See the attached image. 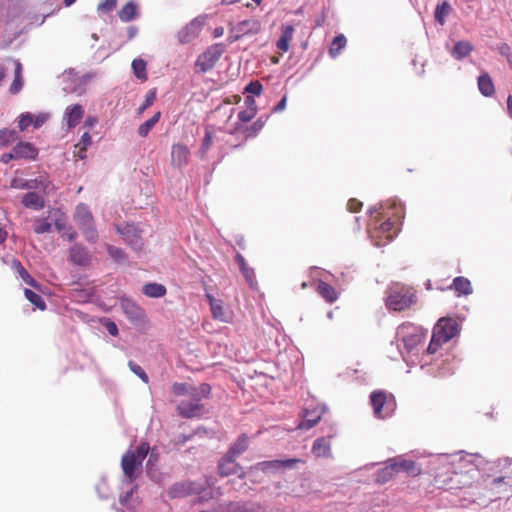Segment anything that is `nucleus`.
Segmentation results:
<instances>
[{
    "label": "nucleus",
    "mask_w": 512,
    "mask_h": 512,
    "mask_svg": "<svg viewBox=\"0 0 512 512\" xmlns=\"http://www.w3.org/2000/svg\"><path fill=\"white\" fill-rule=\"evenodd\" d=\"M67 226L70 225L66 223L65 217H63V214H61V217L55 220V227L57 231L60 233L64 231L67 228Z\"/></svg>",
    "instance_id": "nucleus-58"
},
{
    "label": "nucleus",
    "mask_w": 512,
    "mask_h": 512,
    "mask_svg": "<svg viewBox=\"0 0 512 512\" xmlns=\"http://www.w3.org/2000/svg\"><path fill=\"white\" fill-rule=\"evenodd\" d=\"M399 334L401 335V339L405 347L410 351L418 346L423 340L422 334L417 330V328L411 325L401 326Z\"/></svg>",
    "instance_id": "nucleus-15"
},
{
    "label": "nucleus",
    "mask_w": 512,
    "mask_h": 512,
    "mask_svg": "<svg viewBox=\"0 0 512 512\" xmlns=\"http://www.w3.org/2000/svg\"><path fill=\"white\" fill-rule=\"evenodd\" d=\"M286 101H287V98L286 96H284L279 102L278 104L273 108V111L274 112H281L285 109L286 107Z\"/></svg>",
    "instance_id": "nucleus-62"
},
{
    "label": "nucleus",
    "mask_w": 512,
    "mask_h": 512,
    "mask_svg": "<svg viewBox=\"0 0 512 512\" xmlns=\"http://www.w3.org/2000/svg\"><path fill=\"white\" fill-rule=\"evenodd\" d=\"M473 50V45L469 41H458L451 50V56L456 60H462Z\"/></svg>",
    "instance_id": "nucleus-28"
},
{
    "label": "nucleus",
    "mask_w": 512,
    "mask_h": 512,
    "mask_svg": "<svg viewBox=\"0 0 512 512\" xmlns=\"http://www.w3.org/2000/svg\"><path fill=\"white\" fill-rule=\"evenodd\" d=\"M372 218L368 224V234L375 246H384L397 235V222L403 217L401 204L387 201L369 209Z\"/></svg>",
    "instance_id": "nucleus-1"
},
{
    "label": "nucleus",
    "mask_w": 512,
    "mask_h": 512,
    "mask_svg": "<svg viewBox=\"0 0 512 512\" xmlns=\"http://www.w3.org/2000/svg\"><path fill=\"white\" fill-rule=\"evenodd\" d=\"M297 463H304V460L300 458H291L284 460H270L263 461L259 463L261 470L263 471H271V470H279L281 468H292Z\"/></svg>",
    "instance_id": "nucleus-21"
},
{
    "label": "nucleus",
    "mask_w": 512,
    "mask_h": 512,
    "mask_svg": "<svg viewBox=\"0 0 512 512\" xmlns=\"http://www.w3.org/2000/svg\"><path fill=\"white\" fill-rule=\"evenodd\" d=\"M7 235V231L2 226H0V244L6 240Z\"/></svg>",
    "instance_id": "nucleus-64"
},
{
    "label": "nucleus",
    "mask_w": 512,
    "mask_h": 512,
    "mask_svg": "<svg viewBox=\"0 0 512 512\" xmlns=\"http://www.w3.org/2000/svg\"><path fill=\"white\" fill-rule=\"evenodd\" d=\"M267 116L259 117L251 126L244 127L242 125H238L233 132H231V136H236L238 142L233 143L230 140H226V143H230V146L233 148L238 147L242 143H244L248 138L255 137L257 133L264 127Z\"/></svg>",
    "instance_id": "nucleus-7"
},
{
    "label": "nucleus",
    "mask_w": 512,
    "mask_h": 512,
    "mask_svg": "<svg viewBox=\"0 0 512 512\" xmlns=\"http://www.w3.org/2000/svg\"><path fill=\"white\" fill-rule=\"evenodd\" d=\"M171 389L176 396H186L188 398L190 396L209 395L211 391V387L206 383H202L196 387L188 383L175 382Z\"/></svg>",
    "instance_id": "nucleus-12"
},
{
    "label": "nucleus",
    "mask_w": 512,
    "mask_h": 512,
    "mask_svg": "<svg viewBox=\"0 0 512 512\" xmlns=\"http://www.w3.org/2000/svg\"><path fill=\"white\" fill-rule=\"evenodd\" d=\"M156 100V89H151L147 92L145 100L142 105L138 108V113H143L147 108H149L151 105H153L154 101Z\"/></svg>",
    "instance_id": "nucleus-47"
},
{
    "label": "nucleus",
    "mask_w": 512,
    "mask_h": 512,
    "mask_svg": "<svg viewBox=\"0 0 512 512\" xmlns=\"http://www.w3.org/2000/svg\"><path fill=\"white\" fill-rule=\"evenodd\" d=\"M121 307L127 318L133 323H141L146 318L144 309L128 299L121 301Z\"/></svg>",
    "instance_id": "nucleus-17"
},
{
    "label": "nucleus",
    "mask_w": 512,
    "mask_h": 512,
    "mask_svg": "<svg viewBox=\"0 0 512 512\" xmlns=\"http://www.w3.org/2000/svg\"><path fill=\"white\" fill-rule=\"evenodd\" d=\"M132 69L134 75L142 80H147L146 62L143 59H134L132 62Z\"/></svg>",
    "instance_id": "nucleus-40"
},
{
    "label": "nucleus",
    "mask_w": 512,
    "mask_h": 512,
    "mask_svg": "<svg viewBox=\"0 0 512 512\" xmlns=\"http://www.w3.org/2000/svg\"><path fill=\"white\" fill-rule=\"evenodd\" d=\"M51 223L45 218H37L34 221L33 230L37 234L47 233L51 230Z\"/></svg>",
    "instance_id": "nucleus-46"
},
{
    "label": "nucleus",
    "mask_w": 512,
    "mask_h": 512,
    "mask_svg": "<svg viewBox=\"0 0 512 512\" xmlns=\"http://www.w3.org/2000/svg\"><path fill=\"white\" fill-rule=\"evenodd\" d=\"M29 182H31L33 185H35V187H32L31 189L41 190L43 192V194H47L51 187L50 181L46 177H43V176H40L33 180H29Z\"/></svg>",
    "instance_id": "nucleus-44"
},
{
    "label": "nucleus",
    "mask_w": 512,
    "mask_h": 512,
    "mask_svg": "<svg viewBox=\"0 0 512 512\" xmlns=\"http://www.w3.org/2000/svg\"><path fill=\"white\" fill-rule=\"evenodd\" d=\"M138 486L134 485L130 491L126 492L124 495H121L119 501L122 506L127 508H134L138 504L137 498H134V494L137 491Z\"/></svg>",
    "instance_id": "nucleus-38"
},
{
    "label": "nucleus",
    "mask_w": 512,
    "mask_h": 512,
    "mask_svg": "<svg viewBox=\"0 0 512 512\" xmlns=\"http://www.w3.org/2000/svg\"><path fill=\"white\" fill-rule=\"evenodd\" d=\"M137 12L136 4L130 1L119 10L118 16L123 22H129L137 16Z\"/></svg>",
    "instance_id": "nucleus-35"
},
{
    "label": "nucleus",
    "mask_w": 512,
    "mask_h": 512,
    "mask_svg": "<svg viewBox=\"0 0 512 512\" xmlns=\"http://www.w3.org/2000/svg\"><path fill=\"white\" fill-rule=\"evenodd\" d=\"M256 114V107H251V108H248L246 110H242L238 113V119L242 122V123H246L248 121H250Z\"/></svg>",
    "instance_id": "nucleus-50"
},
{
    "label": "nucleus",
    "mask_w": 512,
    "mask_h": 512,
    "mask_svg": "<svg viewBox=\"0 0 512 512\" xmlns=\"http://www.w3.org/2000/svg\"><path fill=\"white\" fill-rule=\"evenodd\" d=\"M396 473L405 472L408 476L416 477L421 474V467L413 460L402 456L391 458Z\"/></svg>",
    "instance_id": "nucleus-16"
},
{
    "label": "nucleus",
    "mask_w": 512,
    "mask_h": 512,
    "mask_svg": "<svg viewBox=\"0 0 512 512\" xmlns=\"http://www.w3.org/2000/svg\"><path fill=\"white\" fill-rule=\"evenodd\" d=\"M385 293L387 309L395 312L408 310L418 301L416 289L402 282H392Z\"/></svg>",
    "instance_id": "nucleus-2"
},
{
    "label": "nucleus",
    "mask_w": 512,
    "mask_h": 512,
    "mask_svg": "<svg viewBox=\"0 0 512 512\" xmlns=\"http://www.w3.org/2000/svg\"><path fill=\"white\" fill-rule=\"evenodd\" d=\"M207 298H208L210 306H211V311H212L213 317L216 319H222V317L224 315L222 306L220 304H217L211 295L207 294Z\"/></svg>",
    "instance_id": "nucleus-49"
},
{
    "label": "nucleus",
    "mask_w": 512,
    "mask_h": 512,
    "mask_svg": "<svg viewBox=\"0 0 512 512\" xmlns=\"http://www.w3.org/2000/svg\"><path fill=\"white\" fill-rule=\"evenodd\" d=\"M128 366L130 370L136 374L143 382L148 383L149 378L146 372L142 369V367L138 364H136L133 361H129Z\"/></svg>",
    "instance_id": "nucleus-48"
},
{
    "label": "nucleus",
    "mask_w": 512,
    "mask_h": 512,
    "mask_svg": "<svg viewBox=\"0 0 512 512\" xmlns=\"http://www.w3.org/2000/svg\"><path fill=\"white\" fill-rule=\"evenodd\" d=\"M498 50H499V53L507 59L509 67L512 68V51H511V47L508 44L503 43V44H501L499 46Z\"/></svg>",
    "instance_id": "nucleus-53"
},
{
    "label": "nucleus",
    "mask_w": 512,
    "mask_h": 512,
    "mask_svg": "<svg viewBox=\"0 0 512 512\" xmlns=\"http://www.w3.org/2000/svg\"><path fill=\"white\" fill-rule=\"evenodd\" d=\"M396 475V470L394 469L391 459H389L386 465L376 472L375 481L378 484H384L392 480Z\"/></svg>",
    "instance_id": "nucleus-27"
},
{
    "label": "nucleus",
    "mask_w": 512,
    "mask_h": 512,
    "mask_svg": "<svg viewBox=\"0 0 512 512\" xmlns=\"http://www.w3.org/2000/svg\"><path fill=\"white\" fill-rule=\"evenodd\" d=\"M478 89L485 97H491L495 93L494 83L488 73H482L477 79Z\"/></svg>",
    "instance_id": "nucleus-26"
},
{
    "label": "nucleus",
    "mask_w": 512,
    "mask_h": 512,
    "mask_svg": "<svg viewBox=\"0 0 512 512\" xmlns=\"http://www.w3.org/2000/svg\"><path fill=\"white\" fill-rule=\"evenodd\" d=\"M13 152L16 157V160L19 159H28V160H34L36 159L38 155V150L35 148V146L29 142H18L13 147Z\"/></svg>",
    "instance_id": "nucleus-18"
},
{
    "label": "nucleus",
    "mask_w": 512,
    "mask_h": 512,
    "mask_svg": "<svg viewBox=\"0 0 512 512\" xmlns=\"http://www.w3.org/2000/svg\"><path fill=\"white\" fill-rule=\"evenodd\" d=\"M23 206L31 210H41L45 207V197L37 192H28L21 200Z\"/></svg>",
    "instance_id": "nucleus-22"
},
{
    "label": "nucleus",
    "mask_w": 512,
    "mask_h": 512,
    "mask_svg": "<svg viewBox=\"0 0 512 512\" xmlns=\"http://www.w3.org/2000/svg\"><path fill=\"white\" fill-rule=\"evenodd\" d=\"M15 70H14V80L10 86V93L17 94L23 87V78H22V64L19 60H14Z\"/></svg>",
    "instance_id": "nucleus-33"
},
{
    "label": "nucleus",
    "mask_w": 512,
    "mask_h": 512,
    "mask_svg": "<svg viewBox=\"0 0 512 512\" xmlns=\"http://www.w3.org/2000/svg\"><path fill=\"white\" fill-rule=\"evenodd\" d=\"M458 333V324L451 318H441L435 325L430 343L427 347L429 354H434L446 342Z\"/></svg>",
    "instance_id": "nucleus-4"
},
{
    "label": "nucleus",
    "mask_w": 512,
    "mask_h": 512,
    "mask_svg": "<svg viewBox=\"0 0 512 512\" xmlns=\"http://www.w3.org/2000/svg\"><path fill=\"white\" fill-rule=\"evenodd\" d=\"M166 288L164 285L159 283H148L142 288L144 295L150 298H160L166 294Z\"/></svg>",
    "instance_id": "nucleus-31"
},
{
    "label": "nucleus",
    "mask_w": 512,
    "mask_h": 512,
    "mask_svg": "<svg viewBox=\"0 0 512 512\" xmlns=\"http://www.w3.org/2000/svg\"><path fill=\"white\" fill-rule=\"evenodd\" d=\"M312 453L316 457L327 458L331 455L330 441L325 437L317 438L312 446Z\"/></svg>",
    "instance_id": "nucleus-25"
},
{
    "label": "nucleus",
    "mask_w": 512,
    "mask_h": 512,
    "mask_svg": "<svg viewBox=\"0 0 512 512\" xmlns=\"http://www.w3.org/2000/svg\"><path fill=\"white\" fill-rule=\"evenodd\" d=\"M207 396L208 395L190 396L188 399L182 400L177 407L179 414L185 418L199 416L203 411V405L200 402Z\"/></svg>",
    "instance_id": "nucleus-9"
},
{
    "label": "nucleus",
    "mask_w": 512,
    "mask_h": 512,
    "mask_svg": "<svg viewBox=\"0 0 512 512\" xmlns=\"http://www.w3.org/2000/svg\"><path fill=\"white\" fill-rule=\"evenodd\" d=\"M261 30V24L257 19H247L239 22L235 27L231 28L229 41L234 42L245 35H255Z\"/></svg>",
    "instance_id": "nucleus-8"
},
{
    "label": "nucleus",
    "mask_w": 512,
    "mask_h": 512,
    "mask_svg": "<svg viewBox=\"0 0 512 512\" xmlns=\"http://www.w3.org/2000/svg\"><path fill=\"white\" fill-rule=\"evenodd\" d=\"M449 289H453L457 293V296H467L473 292L471 282L462 276L454 278Z\"/></svg>",
    "instance_id": "nucleus-24"
},
{
    "label": "nucleus",
    "mask_w": 512,
    "mask_h": 512,
    "mask_svg": "<svg viewBox=\"0 0 512 512\" xmlns=\"http://www.w3.org/2000/svg\"><path fill=\"white\" fill-rule=\"evenodd\" d=\"M348 209L351 211V212H357L360 210L361 206H362V203L360 201H358L357 199H350L348 201Z\"/></svg>",
    "instance_id": "nucleus-59"
},
{
    "label": "nucleus",
    "mask_w": 512,
    "mask_h": 512,
    "mask_svg": "<svg viewBox=\"0 0 512 512\" xmlns=\"http://www.w3.org/2000/svg\"><path fill=\"white\" fill-rule=\"evenodd\" d=\"M84 116V109L80 104L70 105L64 112V119L69 129L76 127Z\"/></svg>",
    "instance_id": "nucleus-20"
},
{
    "label": "nucleus",
    "mask_w": 512,
    "mask_h": 512,
    "mask_svg": "<svg viewBox=\"0 0 512 512\" xmlns=\"http://www.w3.org/2000/svg\"><path fill=\"white\" fill-rule=\"evenodd\" d=\"M73 220L86 240L96 242L98 233L95 226V220L87 204L79 203L76 206L73 214Z\"/></svg>",
    "instance_id": "nucleus-5"
},
{
    "label": "nucleus",
    "mask_w": 512,
    "mask_h": 512,
    "mask_svg": "<svg viewBox=\"0 0 512 512\" xmlns=\"http://www.w3.org/2000/svg\"><path fill=\"white\" fill-rule=\"evenodd\" d=\"M317 292L328 303H333L338 299V293L336 289L326 282L319 281L317 285Z\"/></svg>",
    "instance_id": "nucleus-29"
},
{
    "label": "nucleus",
    "mask_w": 512,
    "mask_h": 512,
    "mask_svg": "<svg viewBox=\"0 0 512 512\" xmlns=\"http://www.w3.org/2000/svg\"><path fill=\"white\" fill-rule=\"evenodd\" d=\"M11 187L16 189H26L29 190L32 187H35L29 180L26 181H19L17 179H13L11 182Z\"/></svg>",
    "instance_id": "nucleus-56"
},
{
    "label": "nucleus",
    "mask_w": 512,
    "mask_h": 512,
    "mask_svg": "<svg viewBox=\"0 0 512 512\" xmlns=\"http://www.w3.org/2000/svg\"><path fill=\"white\" fill-rule=\"evenodd\" d=\"M31 124H33V115L30 113L22 114L18 121L19 129L23 131L27 129Z\"/></svg>",
    "instance_id": "nucleus-51"
},
{
    "label": "nucleus",
    "mask_w": 512,
    "mask_h": 512,
    "mask_svg": "<svg viewBox=\"0 0 512 512\" xmlns=\"http://www.w3.org/2000/svg\"><path fill=\"white\" fill-rule=\"evenodd\" d=\"M202 487L200 484L192 481H182L173 484L167 491L171 499L183 498L194 494H200Z\"/></svg>",
    "instance_id": "nucleus-10"
},
{
    "label": "nucleus",
    "mask_w": 512,
    "mask_h": 512,
    "mask_svg": "<svg viewBox=\"0 0 512 512\" xmlns=\"http://www.w3.org/2000/svg\"><path fill=\"white\" fill-rule=\"evenodd\" d=\"M60 234L63 238H66L69 241L75 240L77 236L75 229L71 225L67 226V228L64 231L60 232Z\"/></svg>",
    "instance_id": "nucleus-57"
},
{
    "label": "nucleus",
    "mask_w": 512,
    "mask_h": 512,
    "mask_svg": "<svg viewBox=\"0 0 512 512\" xmlns=\"http://www.w3.org/2000/svg\"><path fill=\"white\" fill-rule=\"evenodd\" d=\"M91 143H92V139H91L90 134L88 132H85L81 136L79 143L76 144V146H75L76 148L79 149V151H78L79 158L84 159L86 157V155H85L86 149L89 145H91Z\"/></svg>",
    "instance_id": "nucleus-43"
},
{
    "label": "nucleus",
    "mask_w": 512,
    "mask_h": 512,
    "mask_svg": "<svg viewBox=\"0 0 512 512\" xmlns=\"http://www.w3.org/2000/svg\"><path fill=\"white\" fill-rule=\"evenodd\" d=\"M189 149L184 144H174L171 149L172 164L179 167L186 165L189 159Z\"/></svg>",
    "instance_id": "nucleus-23"
},
{
    "label": "nucleus",
    "mask_w": 512,
    "mask_h": 512,
    "mask_svg": "<svg viewBox=\"0 0 512 512\" xmlns=\"http://www.w3.org/2000/svg\"><path fill=\"white\" fill-rule=\"evenodd\" d=\"M223 52L221 45H215L201 54L196 62V66L201 71H207L214 66V64L220 59Z\"/></svg>",
    "instance_id": "nucleus-13"
},
{
    "label": "nucleus",
    "mask_w": 512,
    "mask_h": 512,
    "mask_svg": "<svg viewBox=\"0 0 512 512\" xmlns=\"http://www.w3.org/2000/svg\"><path fill=\"white\" fill-rule=\"evenodd\" d=\"M161 117V112H156L150 119L146 120L142 123L138 128V134L141 137H147L149 132L153 129V127L159 122Z\"/></svg>",
    "instance_id": "nucleus-36"
},
{
    "label": "nucleus",
    "mask_w": 512,
    "mask_h": 512,
    "mask_svg": "<svg viewBox=\"0 0 512 512\" xmlns=\"http://www.w3.org/2000/svg\"><path fill=\"white\" fill-rule=\"evenodd\" d=\"M370 404L373 408L374 416L378 419L392 416L396 409L395 397L383 390H376L370 394Z\"/></svg>",
    "instance_id": "nucleus-6"
},
{
    "label": "nucleus",
    "mask_w": 512,
    "mask_h": 512,
    "mask_svg": "<svg viewBox=\"0 0 512 512\" xmlns=\"http://www.w3.org/2000/svg\"><path fill=\"white\" fill-rule=\"evenodd\" d=\"M237 260H238L239 268H240L241 272L243 273L245 280L247 281V283L249 284V286L251 288L255 289L257 287V281H256L254 269L247 265L245 258H237Z\"/></svg>",
    "instance_id": "nucleus-32"
},
{
    "label": "nucleus",
    "mask_w": 512,
    "mask_h": 512,
    "mask_svg": "<svg viewBox=\"0 0 512 512\" xmlns=\"http://www.w3.org/2000/svg\"><path fill=\"white\" fill-rule=\"evenodd\" d=\"M13 267L17 270V272L19 273L21 279L31 285V286H35V281L34 279L30 276V274L26 271V269L21 265V263L17 260H14L13 261Z\"/></svg>",
    "instance_id": "nucleus-45"
},
{
    "label": "nucleus",
    "mask_w": 512,
    "mask_h": 512,
    "mask_svg": "<svg viewBox=\"0 0 512 512\" xmlns=\"http://www.w3.org/2000/svg\"><path fill=\"white\" fill-rule=\"evenodd\" d=\"M150 446L142 442L135 450L126 451L121 458V468L129 482L135 481L142 472V463L149 452Z\"/></svg>",
    "instance_id": "nucleus-3"
},
{
    "label": "nucleus",
    "mask_w": 512,
    "mask_h": 512,
    "mask_svg": "<svg viewBox=\"0 0 512 512\" xmlns=\"http://www.w3.org/2000/svg\"><path fill=\"white\" fill-rule=\"evenodd\" d=\"M12 160H16V157L14 155V152L13 150L11 152H8V153H4L2 156H1V161L5 164L9 163L10 161Z\"/></svg>",
    "instance_id": "nucleus-61"
},
{
    "label": "nucleus",
    "mask_w": 512,
    "mask_h": 512,
    "mask_svg": "<svg viewBox=\"0 0 512 512\" xmlns=\"http://www.w3.org/2000/svg\"><path fill=\"white\" fill-rule=\"evenodd\" d=\"M206 22V16H199L189 22L178 33L181 43H189L199 36Z\"/></svg>",
    "instance_id": "nucleus-11"
},
{
    "label": "nucleus",
    "mask_w": 512,
    "mask_h": 512,
    "mask_svg": "<svg viewBox=\"0 0 512 512\" xmlns=\"http://www.w3.org/2000/svg\"><path fill=\"white\" fill-rule=\"evenodd\" d=\"M451 10H452V7H451V5L447 1H444V2H442L440 4H438L436 6V9H435V12H434L435 20L440 25H444L445 22H446V17L449 15Z\"/></svg>",
    "instance_id": "nucleus-37"
},
{
    "label": "nucleus",
    "mask_w": 512,
    "mask_h": 512,
    "mask_svg": "<svg viewBox=\"0 0 512 512\" xmlns=\"http://www.w3.org/2000/svg\"><path fill=\"white\" fill-rule=\"evenodd\" d=\"M507 111L510 118H512V96L509 95L507 98Z\"/></svg>",
    "instance_id": "nucleus-63"
},
{
    "label": "nucleus",
    "mask_w": 512,
    "mask_h": 512,
    "mask_svg": "<svg viewBox=\"0 0 512 512\" xmlns=\"http://www.w3.org/2000/svg\"><path fill=\"white\" fill-rule=\"evenodd\" d=\"M249 445V441L246 435L242 434L238 437L237 441L229 448V451L226 453V465L228 463H232L233 459L243 453ZM230 472H228V468L226 467V476H228Z\"/></svg>",
    "instance_id": "nucleus-19"
},
{
    "label": "nucleus",
    "mask_w": 512,
    "mask_h": 512,
    "mask_svg": "<svg viewBox=\"0 0 512 512\" xmlns=\"http://www.w3.org/2000/svg\"><path fill=\"white\" fill-rule=\"evenodd\" d=\"M347 40L346 37L342 34L337 35L329 48V54L331 57L335 58L339 55L340 51L346 46Z\"/></svg>",
    "instance_id": "nucleus-39"
},
{
    "label": "nucleus",
    "mask_w": 512,
    "mask_h": 512,
    "mask_svg": "<svg viewBox=\"0 0 512 512\" xmlns=\"http://www.w3.org/2000/svg\"><path fill=\"white\" fill-rule=\"evenodd\" d=\"M117 0H103L97 6L99 12H110L115 9Z\"/></svg>",
    "instance_id": "nucleus-52"
},
{
    "label": "nucleus",
    "mask_w": 512,
    "mask_h": 512,
    "mask_svg": "<svg viewBox=\"0 0 512 512\" xmlns=\"http://www.w3.org/2000/svg\"><path fill=\"white\" fill-rule=\"evenodd\" d=\"M105 327L107 329V331L109 332V334H111L112 336H117L118 335V328H117V325L108 320L106 323H105Z\"/></svg>",
    "instance_id": "nucleus-60"
},
{
    "label": "nucleus",
    "mask_w": 512,
    "mask_h": 512,
    "mask_svg": "<svg viewBox=\"0 0 512 512\" xmlns=\"http://www.w3.org/2000/svg\"><path fill=\"white\" fill-rule=\"evenodd\" d=\"M117 231L132 247L138 248L142 246V230L135 224L126 223L121 227H117Z\"/></svg>",
    "instance_id": "nucleus-14"
},
{
    "label": "nucleus",
    "mask_w": 512,
    "mask_h": 512,
    "mask_svg": "<svg viewBox=\"0 0 512 512\" xmlns=\"http://www.w3.org/2000/svg\"><path fill=\"white\" fill-rule=\"evenodd\" d=\"M17 139V133L14 130H0V147H6Z\"/></svg>",
    "instance_id": "nucleus-42"
},
{
    "label": "nucleus",
    "mask_w": 512,
    "mask_h": 512,
    "mask_svg": "<svg viewBox=\"0 0 512 512\" xmlns=\"http://www.w3.org/2000/svg\"><path fill=\"white\" fill-rule=\"evenodd\" d=\"M262 85L258 81L250 82L246 87L245 91L253 95H260L262 92Z\"/></svg>",
    "instance_id": "nucleus-54"
},
{
    "label": "nucleus",
    "mask_w": 512,
    "mask_h": 512,
    "mask_svg": "<svg viewBox=\"0 0 512 512\" xmlns=\"http://www.w3.org/2000/svg\"><path fill=\"white\" fill-rule=\"evenodd\" d=\"M294 29L292 26L288 25L283 27L280 38L277 40L276 46L282 51L286 52L289 49V42L292 39Z\"/></svg>",
    "instance_id": "nucleus-34"
},
{
    "label": "nucleus",
    "mask_w": 512,
    "mask_h": 512,
    "mask_svg": "<svg viewBox=\"0 0 512 512\" xmlns=\"http://www.w3.org/2000/svg\"><path fill=\"white\" fill-rule=\"evenodd\" d=\"M212 142V132L209 130V128H206L205 136L202 142L201 146V153L204 154L210 147Z\"/></svg>",
    "instance_id": "nucleus-55"
},
{
    "label": "nucleus",
    "mask_w": 512,
    "mask_h": 512,
    "mask_svg": "<svg viewBox=\"0 0 512 512\" xmlns=\"http://www.w3.org/2000/svg\"><path fill=\"white\" fill-rule=\"evenodd\" d=\"M24 293H25V297L27 298V300H29L33 305H35L40 310H45V308H46L45 301L39 294L35 293L34 291H32L30 289H25Z\"/></svg>",
    "instance_id": "nucleus-41"
},
{
    "label": "nucleus",
    "mask_w": 512,
    "mask_h": 512,
    "mask_svg": "<svg viewBox=\"0 0 512 512\" xmlns=\"http://www.w3.org/2000/svg\"><path fill=\"white\" fill-rule=\"evenodd\" d=\"M320 419H321V415L319 414L318 411L305 410L304 415H303V420L299 423L298 428L308 430V429L314 427L315 425H317L318 422L320 421Z\"/></svg>",
    "instance_id": "nucleus-30"
}]
</instances>
